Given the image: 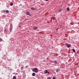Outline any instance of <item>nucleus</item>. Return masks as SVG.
<instances>
[{"label":"nucleus","instance_id":"4","mask_svg":"<svg viewBox=\"0 0 79 79\" xmlns=\"http://www.w3.org/2000/svg\"><path fill=\"white\" fill-rule=\"evenodd\" d=\"M63 10V8H61L58 11L59 12H60H60H61V11H62V10Z\"/></svg>","mask_w":79,"mask_h":79},{"label":"nucleus","instance_id":"5","mask_svg":"<svg viewBox=\"0 0 79 79\" xmlns=\"http://www.w3.org/2000/svg\"><path fill=\"white\" fill-rule=\"evenodd\" d=\"M27 15H29L30 16H31V15L29 14V12H27Z\"/></svg>","mask_w":79,"mask_h":79},{"label":"nucleus","instance_id":"26","mask_svg":"<svg viewBox=\"0 0 79 79\" xmlns=\"http://www.w3.org/2000/svg\"><path fill=\"white\" fill-rule=\"evenodd\" d=\"M3 12H5V10H4L3 11Z\"/></svg>","mask_w":79,"mask_h":79},{"label":"nucleus","instance_id":"15","mask_svg":"<svg viewBox=\"0 0 79 79\" xmlns=\"http://www.w3.org/2000/svg\"><path fill=\"white\" fill-rule=\"evenodd\" d=\"M23 69H24V67L23 66L22 67H21V70H23Z\"/></svg>","mask_w":79,"mask_h":79},{"label":"nucleus","instance_id":"33","mask_svg":"<svg viewBox=\"0 0 79 79\" xmlns=\"http://www.w3.org/2000/svg\"><path fill=\"white\" fill-rule=\"evenodd\" d=\"M58 28H59V27H58Z\"/></svg>","mask_w":79,"mask_h":79},{"label":"nucleus","instance_id":"25","mask_svg":"<svg viewBox=\"0 0 79 79\" xmlns=\"http://www.w3.org/2000/svg\"><path fill=\"white\" fill-rule=\"evenodd\" d=\"M6 30H4V32H6Z\"/></svg>","mask_w":79,"mask_h":79},{"label":"nucleus","instance_id":"17","mask_svg":"<svg viewBox=\"0 0 79 79\" xmlns=\"http://www.w3.org/2000/svg\"><path fill=\"white\" fill-rule=\"evenodd\" d=\"M9 12V11L8 10H6V13H8Z\"/></svg>","mask_w":79,"mask_h":79},{"label":"nucleus","instance_id":"2","mask_svg":"<svg viewBox=\"0 0 79 79\" xmlns=\"http://www.w3.org/2000/svg\"><path fill=\"white\" fill-rule=\"evenodd\" d=\"M61 69H60V67H58V69H56V73H58V71H60Z\"/></svg>","mask_w":79,"mask_h":79},{"label":"nucleus","instance_id":"29","mask_svg":"<svg viewBox=\"0 0 79 79\" xmlns=\"http://www.w3.org/2000/svg\"><path fill=\"white\" fill-rule=\"evenodd\" d=\"M56 30H58V28H57Z\"/></svg>","mask_w":79,"mask_h":79},{"label":"nucleus","instance_id":"8","mask_svg":"<svg viewBox=\"0 0 79 79\" xmlns=\"http://www.w3.org/2000/svg\"><path fill=\"white\" fill-rule=\"evenodd\" d=\"M35 73H33L32 74V76H35Z\"/></svg>","mask_w":79,"mask_h":79},{"label":"nucleus","instance_id":"30","mask_svg":"<svg viewBox=\"0 0 79 79\" xmlns=\"http://www.w3.org/2000/svg\"><path fill=\"white\" fill-rule=\"evenodd\" d=\"M19 27H21V26H19Z\"/></svg>","mask_w":79,"mask_h":79},{"label":"nucleus","instance_id":"9","mask_svg":"<svg viewBox=\"0 0 79 79\" xmlns=\"http://www.w3.org/2000/svg\"><path fill=\"white\" fill-rule=\"evenodd\" d=\"M67 11H70V10L69 9V7H67Z\"/></svg>","mask_w":79,"mask_h":79},{"label":"nucleus","instance_id":"22","mask_svg":"<svg viewBox=\"0 0 79 79\" xmlns=\"http://www.w3.org/2000/svg\"><path fill=\"white\" fill-rule=\"evenodd\" d=\"M12 30L11 29V28H10V32H11Z\"/></svg>","mask_w":79,"mask_h":79},{"label":"nucleus","instance_id":"23","mask_svg":"<svg viewBox=\"0 0 79 79\" xmlns=\"http://www.w3.org/2000/svg\"><path fill=\"white\" fill-rule=\"evenodd\" d=\"M52 79H55V77H53L52 78Z\"/></svg>","mask_w":79,"mask_h":79},{"label":"nucleus","instance_id":"10","mask_svg":"<svg viewBox=\"0 0 79 79\" xmlns=\"http://www.w3.org/2000/svg\"><path fill=\"white\" fill-rule=\"evenodd\" d=\"M72 51L74 53H75V52H76V51H75V49H73Z\"/></svg>","mask_w":79,"mask_h":79},{"label":"nucleus","instance_id":"1","mask_svg":"<svg viewBox=\"0 0 79 79\" xmlns=\"http://www.w3.org/2000/svg\"><path fill=\"white\" fill-rule=\"evenodd\" d=\"M38 69L37 68H35L33 70V71H34V72L35 73H38Z\"/></svg>","mask_w":79,"mask_h":79},{"label":"nucleus","instance_id":"27","mask_svg":"<svg viewBox=\"0 0 79 79\" xmlns=\"http://www.w3.org/2000/svg\"><path fill=\"white\" fill-rule=\"evenodd\" d=\"M26 68H27L28 67L27 66H26Z\"/></svg>","mask_w":79,"mask_h":79},{"label":"nucleus","instance_id":"19","mask_svg":"<svg viewBox=\"0 0 79 79\" xmlns=\"http://www.w3.org/2000/svg\"><path fill=\"white\" fill-rule=\"evenodd\" d=\"M55 19H56V18H55V17H53V20H55Z\"/></svg>","mask_w":79,"mask_h":79},{"label":"nucleus","instance_id":"14","mask_svg":"<svg viewBox=\"0 0 79 79\" xmlns=\"http://www.w3.org/2000/svg\"><path fill=\"white\" fill-rule=\"evenodd\" d=\"M54 63H55V64H57V63H58V62H57V61H55Z\"/></svg>","mask_w":79,"mask_h":79},{"label":"nucleus","instance_id":"28","mask_svg":"<svg viewBox=\"0 0 79 79\" xmlns=\"http://www.w3.org/2000/svg\"><path fill=\"white\" fill-rule=\"evenodd\" d=\"M46 1H48V0H45Z\"/></svg>","mask_w":79,"mask_h":79},{"label":"nucleus","instance_id":"24","mask_svg":"<svg viewBox=\"0 0 79 79\" xmlns=\"http://www.w3.org/2000/svg\"><path fill=\"white\" fill-rule=\"evenodd\" d=\"M47 73H48V74H50V72L48 71Z\"/></svg>","mask_w":79,"mask_h":79},{"label":"nucleus","instance_id":"21","mask_svg":"<svg viewBox=\"0 0 79 79\" xmlns=\"http://www.w3.org/2000/svg\"><path fill=\"white\" fill-rule=\"evenodd\" d=\"M77 53L78 54H79V51L78 50V51H77Z\"/></svg>","mask_w":79,"mask_h":79},{"label":"nucleus","instance_id":"16","mask_svg":"<svg viewBox=\"0 0 79 79\" xmlns=\"http://www.w3.org/2000/svg\"><path fill=\"white\" fill-rule=\"evenodd\" d=\"M48 71H47V70H46L45 72V74H47V73Z\"/></svg>","mask_w":79,"mask_h":79},{"label":"nucleus","instance_id":"31","mask_svg":"<svg viewBox=\"0 0 79 79\" xmlns=\"http://www.w3.org/2000/svg\"><path fill=\"white\" fill-rule=\"evenodd\" d=\"M69 39H70V38H69Z\"/></svg>","mask_w":79,"mask_h":79},{"label":"nucleus","instance_id":"32","mask_svg":"<svg viewBox=\"0 0 79 79\" xmlns=\"http://www.w3.org/2000/svg\"><path fill=\"white\" fill-rule=\"evenodd\" d=\"M38 39H39V38H38Z\"/></svg>","mask_w":79,"mask_h":79},{"label":"nucleus","instance_id":"6","mask_svg":"<svg viewBox=\"0 0 79 79\" xmlns=\"http://www.w3.org/2000/svg\"><path fill=\"white\" fill-rule=\"evenodd\" d=\"M37 27H33V29H34V30H35L36 29H37Z\"/></svg>","mask_w":79,"mask_h":79},{"label":"nucleus","instance_id":"13","mask_svg":"<svg viewBox=\"0 0 79 79\" xmlns=\"http://www.w3.org/2000/svg\"><path fill=\"white\" fill-rule=\"evenodd\" d=\"M3 41V40L2 38H0V42H2Z\"/></svg>","mask_w":79,"mask_h":79},{"label":"nucleus","instance_id":"3","mask_svg":"<svg viewBox=\"0 0 79 79\" xmlns=\"http://www.w3.org/2000/svg\"><path fill=\"white\" fill-rule=\"evenodd\" d=\"M65 45H66V46H67L68 48H69V47H71V44H68V43H66Z\"/></svg>","mask_w":79,"mask_h":79},{"label":"nucleus","instance_id":"20","mask_svg":"<svg viewBox=\"0 0 79 79\" xmlns=\"http://www.w3.org/2000/svg\"><path fill=\"white\" fill-rule=\"evenodd\" d=\"M51 77H49L48 78H47V79H52L51 78Z\"/></svg>","mask_w":79,"mask_h":79},{"label":"nucleus","instance_id":"12","mask_svg":"<svg viewBox=\"0 0 79 79\" xmlns=\"http://www.w3.org/2000/svg\"><path fill=\"white\" fill-rule=\"evenodd\" d=\"M10 6H13V3H11L10 4Z\"/></svg>","mask_w":79,"mask_h":79},{"label":"nucleus","instance_id":"7","mask_svg":"<svg viewBox=\"0 0 79 79\" xmlns=\"http://www.w3.org/2000/svg\"><path fill=\"white\" fill-rule=\"evenodd\" d=\"M31 10H35V8L33 7H31Z\"/></svg>","mask_w":79,"mask_h":79},{"label":"nucleus","instance_id":"18","mask_svg":"<svg viewBox=\"0 0 79 79\" xmlns=\"http://www.w3.org/2000/svg\"><path fill=\"white\" fill-rule=\"evenodd\" d=\"M10 40H14L13 38H11L10 39Z\"/></svg>","mask_w":79,"mask_h":79},{"label":"nucleus","instance_id":"11","mask_svg":"<svg viewBox=\"0 0 79 79\" xmlns=\"http://www.w3.org/2000/svg\"><path fill=\"white\" fill-rule=\"evenodd\" d=\"M13 79H16V76H14L13 77Z\"/></svg>","mask_w":79,"mask_h":79}]
</instances>
